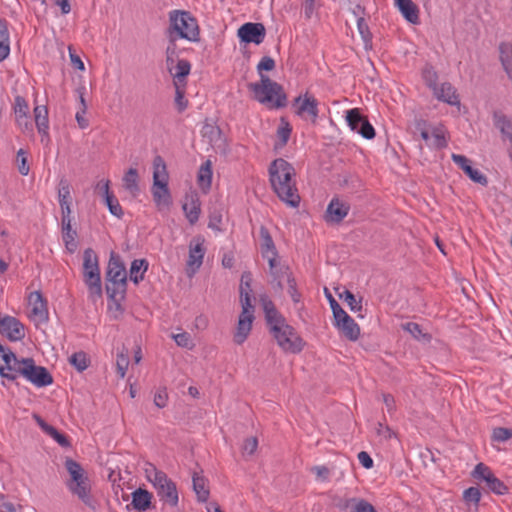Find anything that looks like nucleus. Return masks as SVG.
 <instances>
[{"instance_id":"nucleus-1","label":"nucleus","mask_w":512,"mask_h":512,"mask_svg":"<svg viewBox=\"0 0 512 512\" xmlns=\"http://www.w3.org/2000/svg\"><path fill=\"white\" fill-rule=\"evenodd\" d=\"M269 180L281 201L294 208L299 205L295 169L289 162L283 158L275 159L269 166Z\"/></svg>"},{"instance_id":"nucleus-2","label":"nucleus","mask_w":512,"mask_h":512,"mask_svg":"<svg viewBox=\"0 0 512 512\" xmlns=\"http://www.w3.org/2000/svg\"><path fill=\"white\" fill-rule=\"evenodd\" d=\"M64 465L69 474V479L66 481L68 490L86 506L95 509V502L91 494V483L83 467L71 458H66Z\"/></svg>"},{"instance_id":"nucleus-3","label":"nucleus","mask_w":512,"mask_h":512,"mask_svg":"<svg viewBox=\"0 0 512 512\" xmlns=\"http://www.w3.org/2000/svg\"><path fill=\"white\" fill-rule=\"evenodd\" d=\"M146 479L152 484L156 490L160 501L170 507H177L179 503V495L176 483L172 481L165 472L158 470L152 463L145 465Z\"/></svg>"},{"instance_id":"nucleus-4","label":"nucleus","mask_w":512,"mask_h":512,"mask_svg":"<svg viewBox=\"0 0 512 512\" xmlns=\"http://www.w3.org/2000/svg\"><path fill=\"white\" fill-rule=\"evenodd\" d=\"M167 34L176 39L196 42L199 40L200 30L196 18L189 11L172 10L169 12Z\"/></svg>"},{"instance_id":"nucleus-5","label":"nucleus","mask_w":512,"mask_h":512,"mask_svg":"<svg viewBox=\"0 0 512 512\" xmlns=\"http://www.w3.org/2000/svg\"><path fill=\"white\" fill-rule=\"evenodd\" d=\"M240 292V303L242 307V311L239 315L236 331L234 333L233 340L236 344H243L248 338L251 330L252 324L255 319L254 311L255 308L252 305L251 293L252 287L250 283H242L240 282L239 286Z\"/></svg>"},{"instance_id":"nucleus-6","label":"nucleus","mask_w":512,"mask_h":512,"mask_svg":"<svg viewBox=\"0 0 512 512\" xmlns=\"http://www.w3.org/2000/svg\"><path fill=\"white\" fill-rule=\"evenodd\" d=\"M248 89L253 93L255 100L271 108H280L286 105V95L282 86L264 74H261L260 82L249 83Z\"/></svg>"},{"instance_id":"nucleus-7","label":"nucleus","mask_w":512,"mask_h":512,"mask_svg":"<svg viewBox=\"0 0 512 512\" xmlns=\"http://www.w3.org/2000/svg\"><path fill=\"white\" fill-rule=\"evenodd\" d=\"M83 280L89 298L96 302L102 297V284L98 256L92 248H87L83 252Z\"/></svg>"},{"instance_id":"nucleus-8","label":"nucleus","mask_w":512,"mask_h":512,"mask_svg":"<svg viewBox=\"0 0 512 512\" xmlns=\"http://www.w3.org/2000/svg\"><path fill=\"white\" fill-rule=\"evenodd\" d=\"M268 327L278 346L284 352L297 354L303 350L305 342L296 330L286 322L285 318L276 321Z\"/></svg>"},{"instance_id":"nucleus-9","label":"nucleus","mask_w":512,"mask_h":512,"mask_svg":"<svg viewBox=\"0 0 512 512\" xmlns=\"http://www.w3.org/2000/svg\"><path fill=\"white\" fill-rule=\"evenodd\" d=\"M31 358L18 359L16 355L10 351L2 355L5 365H0V375L7 380L14 381L18 375L23 376V370L28 366Z\"/></svg>"},{"instance_id":"nucleus-10","label":"nucleus","mask_w":512,"mask_h":512,"mask_svg":"<svg viewBox=\"0 0 512 512\" xmlns=\"http://www.w3.org/2000/svg\"><path fill=\"white\" fill-rule=\"evenodd\" d=\"M346 121L350 129L360 134L365 139H373L375 130L368 119L363 116L358 108L346 112Z\"/></svg>"},{"instance_id":"nucleus-11","label":"nucleus","mask_w":512,"mask_h":512,"mask_svg":"<svg viewBox=\"0 0 512 512\" xmlns=\"http://www.w3.org/2000/svg\"><path fill=\"white\" fill-rule=\"evenodd\" d=\"M0 334L12 342L25 338V327L15 317L0 314Z\"/></svg>"},{"instance_id":"nucleus-12","label":"nucleus","mask_w":512,"mask_h":512,"mask_svg":"<svg viewBox=\"0 0 512 512\" xmlns=\"http://www.w3.org/2000/svg\"><path fill=\"white\" fill-rule=\"evenodd\" d=\"M22 372L23 377L37 387H45L53 383V377L48 370L43 366H37L32 358Z\"/></svg>"},{"instance_id":"nucleus-13","label":"nucleus","mask_w":512,"mask_h":512,"mask_svg":"<svg viewBox=\"0 0 512 512\" xmlns=\"http://www.w3.org/2000/svg\"><path fill=\"white\" fill-rule=\"evenodd\" d=\"M241 42L261 44L266 36V29L262 23L248 22L243 24L237 31Z\"/></svg>"},{"instance_id":"nucleus-14","label":"nucleus","mask_w":512,"mask_h":512,"mask_svg":"<svg viewBox=\"0 0 512 512\" xmlns=\"http://www.w3.org/2000/svg\"><path fill=\"white\" fill-rule=\"evenodd\" d=\"M28 304L31 308L30 317L37 323H45L49 319L47 302L39 291L30 293Z\"/></svg>"},{"instance_id":"nucleus-15","label":"nucleus","mask_w":512,"mask_h":512,"mask_svg":"<svg viewBox=\"0 0 512 512\" xmlns=\"http://www.w3.org/2000/svg\"><path fill=\"white\" fill-rule=\"evenodd\" d=\"M294 105L297 106V115L303 116L304 114H307L313 123L316 122L319 110L318 101L313 95L305 93L303 97L301 95L296 97L294 100Z\"/></svg>"},{"instance_id":"nucleus-16","label":"nucleus","mask_w":512,"mask_h":512,"mask_svg":"<svg viewBox=\"0 0 512 512\" xmlns=\"http://www.w3.org/2000/svg\"><path fill=\"white\" fill-rule=\"evenodd\" d=\"M451 158L453 162L458 165L459 168H461L473 182L482 186H486L488 184L487 177L481 173L480 170L473 168L471 161L466 156L460 154H452Z\"/></svg>"},{"instance_id":"nucleus-17","label":"nucleus","mask_w":512,"mask_h":512,"mask_svg":"<svg viewBox=\"0 0 512 512\" xmlns=\"http://www.w3.org/2000/svg\"><path fill=\"white\" fill-rule=\"evenodd\" d=\"M205 252L204 238L200 236L193 238L189 245V256L187 260V265L193 272L201 267Z\"/></svg>"},{"instance_id":"nucleus-18","label":"nucleus","mask_w":512,"mask_h":512,"mask_svg":"<svg viewBox=\"0 0 512 512\" xmlns=\"http://www.w3.org/2000/svg\"><path fill=\"white\" fill-rule=\"evenodd\" d=\"M350 210V205L334 197L327 206L325 219L330 223H340L347 215Z\"/></svg>"},{"instance_id":"nucleus-19","label":"nucleus","mask_w":512,"mask_h":512,"mask_svg":"<svg viewBox=\"0 0 512 512\" xmlns=\"http://www.w3.org/2000/svg\"><path fill=\"white\" fill-rule=\"evenodd\" d=\"M107 281H127L125 266L122 263L119 255L112 252L106 271Z\"/></svg>"},{"instance_id":"nucleus-20","label":"nucleus","mask_w":512,"mask_h":512,"mask_svg":"<svg viewBox=\"0 0 512 512\" xmlns=\"http://www.w3.org/2000/svg\"><path fill=\"white\" fill-rule=\"evenodd\" d=\"M203 136L207 137L211 146L220 152H225L227 149L226 139L222 134L219 127L206 125L203 128Z\"/></svg>"},{"instance_id":"nucleus-21","label":"nucleus","mask_w":512,"mask_h":512,"mask_svg":"<svg viewBox=\"0 0 512 512\" xmlns=\"http://www.w3.org/2000/svg\"><path fill=\"white\" fill-rule=\"evenodd\" d=\"M433 92L436 98L450 105L460 103L455 88L449 82H444L440 86L434 85Z\"/></svg>"},{"instance_id":"nucleus-22","label":"nucleus","mask_w":512,"mask_h":512,"mask_svg":"<svg viewBox=\"0 0 512 512\" xmlns=\"http://www.w3.org/2000/svg\"><path fill=\"white\" fill-rule=\"evenodd\" d=\"M152 196L153 200L158 207V209H162L164 207H169L172 203L171 194L166 184L152 185Z\"/></svg>"},{"instance_id":"nucleus-23","label":"nucleus","mask_w":512,"mask_h":512,"mask_svg":"<svg viewBox=\"0 0 512 512\" xmlns=\"http://www.w3.org/2000/svg\"><path fill=\"white\" fill-rule=\"evenodd\" d=\"M131 505L135 510L146 511L151 506L153 495L146 489L138 488L131 494Z\"/></svg>"},{"instance_id":"nucleus-24","label":"nucleus","mask_w":512,"mask_h":512,"mask_svg":"<svg viewBox=\"0 0 512 512\" xmlns=\"http://www.w3.org/2000/svg\"><path fill=\"white\" fill-rule=\"evenodd\" d=\"M190 71L191 64L188 60H178L174 67V70L171 72L174 86L186 85V77L190 74Z\"/></svg>"},{"instance_id":"nucleus-25","label":"nucleus","mask_w":512,"mask_h":512,"mask_svg":"<svg viewBox=\"0 0 512 512\" xmlns=\"http://www.w3.org/2000/svg\"><path fill=\"white\" fill-rule=\"evenodd\" d=\"M395 3L407 21L413 24L419 22L418 8L411 0H395Z\"/></svg>"},{"instance_id":"nucleus-26","label":"nucleus","mask_w":512,"mask_h":512,"mask_svg":"<svg viewBox=\"0 0 512 512\" xmlns=\"http://www.w3.org/2000/svg\"><path fill=\"white\" fill-rule=\"evenodd\" d=\"M168 172L165 161L159 155L153 160V184H166L168 185Z\"/></svg>"},{"instance_id":"nucleus-27","label":"nucleus","mask_w":512,"mask_h":512,"mask_svg":"<svg viewBox=\"0 0 512 512\" xmlns=\"http://www.w3.org/2000/svg\"><path fill=\"white\" fill-rule=\"evenodd\" d=\"M34 118L38 132L42 137H48L49 121L47 107L44 105L36 106L34 108Z\"/></svg>"},{"instance_id":"nucleus-28","label":"nucleus","mask_w":512,"mask_h":512,"mask_svg":"<svg viewBox=\"0 0 512 512\" xmlns=\"http://www.w3.org/2000/svg\"><path fill=\"white\" fill-rule=\"evenodd\" d=\"M58 201L61 210L71 209V186L66 178H62L58 184Z\"/></svg>"},{"instance_id":"nucleus-29","label":"nucleus","mask_w":512,"mask_h":512,"mask_svg":"<svg viewBox=\"0 0 512 512\" xmlns=\"http://www.w3.org/2000/svg\"><path fill=\"white\" fill-rule=\"evenodd\" d=\"M499 54H500L501 64H502L507 76L512 81V43H509V42L500 43Z\"/></svg>"},{"instance_id":"nucleus-30","label":"nucleus","mask_w":512,"mask_h":512,"mask_svg":"<svg viewBox=\"0 0 512 512\" xmlns=\"http://www.w3.org/2000/svg\"><path fill=\"white\" fill-rule=\"evenodd\" d=\"M260 302L263 307V311L265 314V319L267 322V325L270 326L271 324L275 323L276 321L283 319L284 317L278 312L276 309L274 303L266 296L262 295L260 297Z\"/></svg>"},{"instance_id":"nucleus-31","label":"nucleus","mask_w":512,"mask_h":512,"mask_svg":"<svg viewBox=\"0 0 512 512\" xmlns=\"http://www.w3.org/2000/svg\"><path fill=\"white\" fill-rule=\"evenodd\" d=\"M336 328L350 341H356L360 336V327L352 317H349L347 322L344 320L338 324Z\"/></svg>"},{"instance_id":"nucleus-32","label":"nucleus","mask_w":512,"mask_h":512,"mask_svg":"<svg viewBox=\"0 0 512 512\" xmlns=\"http://www.w3.org/2000/svg\"><path fill=\"white\" fill-rule=\"evenodd\" d=\"M494 125L500 130L503 139L512 143V122L501 112H494Z\"/></svg>"},{"instance_id":"nucleus-33","label":"nucleus","mask_w":512,"mask_h":512,"mask_svg":"<svg viewBox=\"0 0 512 512\" xmlns=\"http://www.w3.org/2000/svg\"><path fill=\"white\" fill-rule=\"evenodd\" d=\"M192 482L193 490L196 493L197 500L199 502H206L210 495L209 489L206 486V479L198 473H194Z\"/></svg>"},{"instance_id":"nucleus-34","label":"nucleus","mask_w":512,"mask_h":512,"mask_svg":"<svg viewBox=\"0 0 512 512\" xmlns=\"http://www.w3.org/2000/svg\"><path fill=\"white\" fill-rule=\"evenodd\" d=\"M10 53V40L7 23L0 19V62L5 60Z\"/></svg>"},{"instance_id":"nucleus-35","label":"nucleus","mask_w":512,"mask_h":512,"mask_svg":"<svg viewBox=\"0 0 512 512\" xmlns=\"http://www.w3.org/2000/svg\"><path fill=\"white\" fill-rule=\"evenodd\" d=\"M148 262L146 259H135L130 267V279L135 284H138L144 278V274L148 269Z\"/></svg>"},{"instance_id":"nucleus-36","label":"nucleus","mask_w":512,"mask_h":512,"mask_svg":"<svg viewBox=\"0 0 512 512\" xmlns=\"http://www.w3.org/2000/svg\"><path fill=\"white\" fill-rule=\"evenodd\" d=\"M127 281H107L106 293L108 297L114 301L123 298L126 291Z\"/></svg>"},{"instance_id":"nucleus-37","label":"nucleus","mask_w":512,"mask_h":512,"mask_svg":"<svg viewBox=\"0 0 512 512\" xmlns=\"http://www.w3.org/2000/svg\"><path fill=\"white\" fill-rule=\"evenodd\" d=\"M212 180V163L210 160L204 162L198 171V184L203 189H209Z\"/></svg>"},{"instance_id":"nucleus-38","label":"nucleus","mask_w":512,"mask_h":512,"mask_svg":"<svg viewBox=\"0 0 512 512\" xmlns=\"http://www.w3.org/2000/svg\"><path fill=\"white\" fill-rule=\"evenodd\" d=\"M61 229H62V238H63V242L65 244L66 249L70 253L75 252V250L77 249V243L75 241V239L77 237L76 230L72 229V226L61 227Z\"/></svg>"},{"instance_id":"nucleus-39","label":"nucleus","mask_w":512,"mask_h":512,"mask_svg":"<svg viewBox=\"0 0 512 512\" xmlns=\"http://www.w3.org/2000/svg\"><path fill=\"white\" fill-rule=\"evenodd\" d=\"M402 328L403 330L409 332L417 340H422L425 342H429L431 340V335L424 333L421 326L415 322L402 324Z\"/></svg>"},{"instance_id":"nucleus-40","label":"nucleus","mask_w":512,"mask_h":512,"mask_svg":"<svg viewBox=\"0 0 512 512\" xmlns=\"http://www.w3.org/2000/svg\"><path fill=\"white\" fill-rule=\"evenodd\" d=\"M272 276L271 283L276 286L278 290L283 289L282 280L286 278L288 281V276H292V273L290 272L289 268L286 266H279L274 271L270 272Z\"/></svg>"},{"instance_id":"nucleus-41","label":"nucleus","mask_w":512,"mask_h":512,"mask_svg":"<svg viewBox=\"0 0 512 512\" xmlns=\"http://www.w3.org/2000/svg\"><path fill=\"white\" fill-rule=\"evenodd\" d=\"M124 187L131 193L135 194L139 191L138 172L135 168H130L123 177Z\"/></svg>"},{"instance_id":"nucleus-42","label":"nucleus","mask_w":512,"mask_h":512,"mask_svg":"<svg viewBox=\"0 0 512 512\" xmlns=\"http://www.w3.org/2000/svg\"><path fill=\"white\" fill-rule=\"evenodd\" d=\"M260 237L262 240V254L266 256L267 253L277 252L273 239L265 226L260 227Z\"/></svg>"},{"instance_id":"nucleus-43","label":"nucleus","mask_w":512,"mask_h":512,"mask_svg":"<svg viewBox=\"0 0 512 512\" xmlns=\"http://www.w3.org/2000/svg\"><path fill=\"white\" fill-rule=\"evenodd\" d=\"M183 210L190 224L193 225L198 221L200 215V206L197 201L192 199L190 203H185L183 205Z\"/></svg>"},{"instance_id":"nucleus-44","label":"nucleus","mask_w":512,"mask_h":512,"mask_svg":"<svg viewBox=\"0 0 512 512\" xmlns=\"http://www.w3.org/2000/svg\"><path fill=\"white\" fill-rule=\"evenodd\" d=\"M129 366V353L127 349H123L121 352L117 354L116 360V368L117 373L120 378H124L126 375V371Z\"/></svg>"},{"instance_id":"nucleus-45","label":"nucleus","mask_w":512,"mask_h":512,"mask_svg":"<svg viewBox=\"0 0 512 512\" xmlns=\"http://www.w3.org/2000/svg\"><path fill=\"white\" fill-rule=\"evenodd\" d=\"M485 483L487 488L497 495H504L508 492L507 486L494 474Z\"/></svg>"},{"instance_id":"nucleus-46","label":"nucleus","mask_w":512,"mask_h":512,"mask_svg":"<svg viewBox=\"0 0 512 512\" xmlns=\"http://www.w3.org/2000/svg\"><path fill=\"white\" fill-rule=\"evenodd\" d=\"M339 297L344 299V301L347 303L351 311L357 312L361 311L362 309V299H356L355 295L349 291L344 290L343 293L339 294Z\"/></svg>"},{"instance_id":"nucleus-47","label":"nucleus","mask_w":512,"mask_h":512,"mask_svg":"<svg viewBox=\"0 0 512 512\" xmlns=\"http://www.w3.org/2000/svg\"><path fill=\"white\" fill-rule=\"evenodd\" d=\"M493 474L494 473L487 465L484 463H478L472 472V477L478 481L486 482L488 478L493 476Z\"/></svg>"},{"instance_id":"nucleus-48","label":"nucleus","mask_w":512,"mask_h":512,"mask_svg":"<svg viewBox=\"0 0 512 512\" xmlns=\"http://www.w3.org/2000/svg\"><path fill=\"white\" fill-rule=\"evenodd\" d=\"M357 28H358L359 34L361 35V37L365 43V47H368V45H371L372 34L369 30L367 22L365 21V19L363 17L357 18Z\"/></svg>"},{"instance_id":"nucleus-49","label":"nucleus","mask_w":512,"mask_h":512,"mask_svg":"<svg viewBox=\"0 0 512 512\" xmlns=\"http://www.w3.org/2000/svg\"><path fill=\"white\" fill-rule=\"evenodd\" d=\"M69 361L80 372L84 371L88 367L87 355L82 351L71 355Z\"/></svg>"},{"instance_id":"nucleus-50","label":"nucleus","mask_w":512,"mask_h":512,"mask_svg":"<svg viewBox=\"0 0 512 512\" xmlns=\"http://www.w3.org/2000/svg\"><path fill=\"white\" fill-rule=\"evenodd\" d=\"M105 203L112 215H114L118 218H121L123 216L122 207H121L118 199L113 194L105 197Z\"/></svg>"},{"instance_id":"nucleus-51","label":"nucleus","mask_w":512,"mask_h":512,"mask_svg":"<svg viewBox=\"0 0 512 512\" xmlns=\"http://www.w3.org/2000/svg\"><path fill=\"white\" fill-rule=\"evenodd\" d=\"M15 117H21L29 114V106L27 101L22 96H16L14 101Z\"/></svg>"},{"instance_id":"nucleus-52","label":"nucleus","mask_w":512,"mask_h":512,"mask_svg":"<svg viewBox=\"0 0 512 512\" xmlns=\"http://www.w3.org/2000/svg\"><path fill=\"white\" fill-rule=\"evenodd\" d=\"M463 499L468 503H473L477 507L481 499L480 489L477 487H469L464 490Z\"/></svg>"},{"instance_id":"nucleus-53","label":"nucleus","mask_w":512,"mask_h":512,"mask_svg":"<svg viewBox=\"0 0 512 512\" xmlns=\"http://www.w3.org/2000/svg\"><path fill=\"white\" fill-rule=\"evenodd\" d=\"M433 143L432 145L436 148H444L447 146L445 139V130L443 127H435L432 130Z\"/></svg>"},{"instance_id":"nucleus-54","label":"nucleus","mask_w":512,"mask_h":512,"mask_svg":"<svg viewBox=\"0 0 512 512\" xmlns=\"http://www.w3.org/2000/svg\"><path fill=\"white\" fill-rule=\"evenodd\" d=\"M512 438V429L497 427L493 430L492 440L496 442H505Z\"/></svg>"},{"instance_id":"nucleus-55","label":"nucleus","mask_w":512,"mask_h":512,"mask_svg":"<svg viewBox=\"0 0 512 512\" xmlns=\"http://www.w3.org/2000/svg\"><path fill=\"white\" fill-rule=\"evenodd\" d=\"M48 429H49V431L46 434L51 436L60 446H62V447L70 446V442L64 434L60 433L53 426L49 427Z\"/></svg>"},{"instance_id":"nucleus-56","label":"nucleus","mask_w":512,"mask_h":512,"mask_svg":"<svg viewBox=\"0 0 512 512\" xmlns=\"http://www.w3.org/2000/svg\"><path fill=\"white\" fill-rule=\"evenodd\" d=\"M17 165H18L19 173L21 175H23V176L28 175L30 168H29V165L27 164V157L25 156V152L22 149H20L17 152Z\"/></svg>"},{"instance_id":"nucleus-57","label":"nucleus","mask_w":512,"mask_h":512,"mask_svg":"<svg viewBox=\"0 0 512 512\" xmlns=\"http://www.w3.org/2000/svg\"><path fill=\"white\" fill-rule=\"evenodd\" d=\"M173 339L175 340L176 344L180 347L189 348V349H191L193 347L191 337H190L189 333H187V332L174 334Z\"/></svg>"},{"instance_id":"nucleus-58","label":"nucleus","mask_w":512,"mask_h":512,"mask_svg":"<svg viewBox=\"0 0 512 512\" xmlns=\"http://www.w3.org/2000/svg\"><path fill=\"white\" fill-rule=\"evenodd\" d=\"M258 447V440L256 437H248L244 440L242 446L243 455H252Z\"/></svg>"},{"instance_id":"nucleus-59","label":"nucleus","mask_w":512,"mask_h":512,"mask_svg":"<svg viewBox=\"0 0 512 512\" xmlns=\"http://www.w3.org/2000/svg\"><path fill=\"white\" fill-rule=\"evenodd\" d=\"M290 134L291 127L287 122L283 123V125L279 126L277 129V136L280 139L282 145H285L288 142Z\"/></svg>"},{"instance_id":"nucleus-60","label":"nucleus","mask_w":512,"mask_h":512,"mask_svg":"<svg viewBox=\"0 0 512 512\" xmlns=\"http://www.w3.org/2000/svg\"><path fill=\"white\" fill-rule=\"evenodd\" d=\"M274 68H275V61L269 56L262 57V59L260 60V62L257 65V70L260 75L262 74V71H271Z\"/></svg>"},{"instance_id":"nucleus-61","label":"nucleus","mask_w":512,"mask_h":512,"mask_svg":"<svg viewBox=\"0 0 512 512\" xmlns=\"http://www.w3.org/2000/svg\"><path fill=\"white\" fill-rule=\"evenodd\" d=\"M288 292L294 303L300 302L301 294L296 288V281L293 276H288Z\"/></svg>"},{"instance_id":"nucleus-62","label":"nucleus","mask_w":512,"mask_h":512,"mask_svg":"<svg viewBox=\"0 0 512 512\" xmlns=\"http://www.w3.org/2000/svg\"><path fill=\"white\" fill-rule=\"evenodd\" d=\"M168 394L165 388L159 389L154 395V404L159 408L167 405Z\"/></svg>"},{"instance_id":"nucleus-63","label":"nucleus","mask_w":512,"mask_h":512,"mask_svg":"<svg viewBox=\"0 0 512 512\" xmlns=\"http://www.w3.org/2000/svg\"><path fill=\"white\" fill-rule=\"evenodd\" d=\"M186 85H178L176 88V98L175 102L178 106L179 111H183L187 107V101H184V91L183 88Z\"/></svg>"},{"instance_id":"nucleus-64","label":"nucleus","mask_w":512,"mask_h":512,"mask_svg":"<svg viewBox=\"0 0 512 512\" xmlns=\"http://www.w3.org/2000/svg\"><path fill=\"white\" fill-rule=\"evenodd\" d=\"M354 512H376V510L369 502L359 498Z\"/></svg>"}]
</instances>
